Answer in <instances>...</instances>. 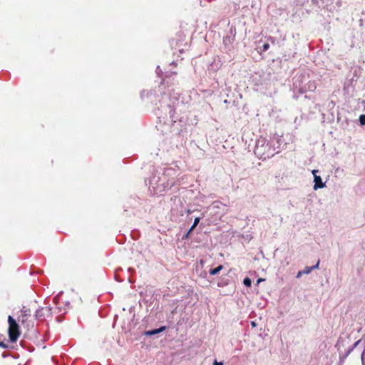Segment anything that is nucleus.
Listing matches in <instances>:
<instances>
[{"label": "nucleus", "instance_id": "1", "mask_svg": "<svg viewBox=\"0 0 365 365\" xmlns=\"http://www.w3.org/2000/svg\"><path fill=\"white\" fill-rule=\"evenodd\" d=\"M9 329L8 334L9 340L11 342H16L20 336L19 325L16 320L11 317H8Z\"/></svg>", "mask_w": 365, "mask_h": 365}, {"label": "nucleus", "instance_id": "2", "mask_svg": "<svg viewBox=\"0 0 365 365\" xmlns=\"http://www.w3.org/2000/svg\"><path fill=\"white\" fill-rule=\"evenodd\" d=\"M51 316V309L48 307H41L36 311L35 317L37 319H44Z\"/></svg>", "mask_w": 365, "mask_h": 365}, {"label": "nucleus", "instance_id": "3", "mask_svg": "<svg viewBox=\"0 0 365 365\" xmlns=\"http://www.w3.org/2000/svg\"><path fill=\"white\" fill-rule=\"evenodd\" d=\"M317 172V170L312 171V173L314 176V190H317L319 188H323L325 186L324 183L322 182L321 177L316 175Z\"/></svg>", "mask_w": 365, "mask_h": 365}, {"label": "nucleus", "instance_id": "4", "mask_svg": "<svg viewBox=\"0 0 365 365\" xmlns=\"http://www.w3.org/2000/svg\"><path fill=\"white\" fill-rule=\"evenodd\" d=\"M178 38L175 40L174 38L171 41V44L174 45L175 47L178 46V41H183L185 39V34L182 31H180L177 33Z\"/></svg>", "mask_w": 365, "mask_h": 365}, {"label": "nucleus", "instance_id": "5", "mask_svg": "<svg viewBox=\"0 0 365 365\" xmlns=\"http://www.w3.org/2000/svg\"><path fill=\"white\" fill-rule=\"evenodd\" d=\"M319 260H318V262L316 264V265H314V266H312V267H306L302 270L303 274H309L313 269H317L319 267Z\"/></svg>", "mask_w": 365, "mask_h": 365}, {"label": "nucleus", "instance_id": "6", "mask_svg": "<svg viewBox=\"0 0 365 365\" xmlns=\"http://www.w3.org/2000/svg\"><path fill=\"white\" fill-rule=\"evenodd\" d=\"M165 327H162L159 329H153V330H150V331H148L146 332V335H148V336H152V335H155V334H157L161 331H163V330L165 329Z\"/></svg>", "mask_w": 365, "mask_h": 365}, {"label": "nucleus", "instance_id": "7", "mask_svg": "<svg viewBox=\"0 0 365 365\" xmlns=\"http://www.w3.org/2000/svg\"><path fill=\"white\" fill-rule=\"evenodd\" d=\"M29 314L27 313L26 310L22 311V314L21 316V319H19V322H21L22 324H25L29 319Z\"/></svg>", "mask_w": 365, "mask_h": 365}, {"label": "nucleus", "instance_id": "8", "mask_svg": "<svg viewBox=\"0 0 365 365\" xmlns=\"http://www.w3.org/2000/svg\"><path fill=\"white\" fill-rule=\"evenodd\" d=\"M223 269L222 265H219L218 267L211 269L209 272L211 275H215L217 274L220 271H221Z\"/></svg>", "mask_w": 365, "mask_h": 365}, {"label": "nucleus", "instance_id": "9", "mask_svg": "<svg viewBox=\"0 0 365 365\" xmlns=\"http://www.w3.org/2000/svg\"><path fill=\"white\" fill-rule=\"evenodd\" d=\"M200 217H196L195 220H194V222H193V225H192V227L190 228V232H192L193 230L197 227V225L199 224L200 222Z\"/></svg>", "mask_w": 365, "mask_h": 365}, {"label": "nucleus", "instance_id": "10", "mask_svg": "<svg viewBox=\"0 0 365 365\" xmlns=\"http://www.w3.org/2000/svg\"><path fill=\"white\" fill-rule=\"evenodd\" d=\"M243 283L246 287H250L252 284V281L249 277H246L243 280Z\"/></svg>", "mask_w": 365, "mask_h": 365}, {"label": "nucleus", "instance_id": "11", "mask_svg": "<svg viewBox=\"0 0 365 365\" xmlns=\"http://www.w3.org/2000/svg\"><path fill=\"white\" fill-rule=\"evenodd\" d=\"M359 121L361 125H365V114L361 115L359 117Z\"/></svg>", "mask_w": 365, "mask_h": 365}, {"label": "nucleus", "instance_id": "12", "mask_svg": "<svg viewBox=\"0 0 365 365\" xmlns=\"http://www.w3.org/2000/svg\"><path fill=\"white\" fill-rule=\"evenodd\" d=\"M269 44L268 43H265L262 46V51H266L269 49Z\"/></svg>", "mask_w": 365, "mask_h": 365}, {"label": "nucleus", "instance_id": "13", "mask_svg": "<svg viewBox=\"0 0 365 365\" xmlns=\"http://www.w3.org/2000/svg\"><path fill=\"white\" fill-rule=\"evenodd\" d=\"M255 152V153L261 155V152L259 150V146L258 145H256Z\"/></svg>", "mask_w": 365, "mask_h": 365}, {"label": "nucleus", "instance_id": "14", "mask_svg": "<svg viewBox=\"0 0 365 365\" xmlns=\"http://www.w3.org/2000/svg\"><path fill=\"white\" fill-rule=\"evenodd\" d=\"M0 347H2L4 349H6L8 347V346L4 341H0Z\"/></svg>", "mask_w": 365, "mask_h": 365}, {"label": "nucleus", "instance_id": "15", "mask_svg": "<svg viewBox=\"0 0 365 365\" xmlns=\"http://www.w3.org/2000/svg\"><path fill=\"white\" fill-rule=\"evenodd\" d=\"M303 274L302 270L299 271L297 275V277H300Z\"/></svg>", "mask_w": 365, "mask_h": 365}, {"label": "nucleus", "instance_id": "16", "mask_svg": "<svg viewBox=\"0 0 365 365\" xmlns=\"http://www.w3.org/2000/svg\"><path fill=\"white\" fill-rule=\"evenodd\" d=\"M303 274L302 270L299 271L297 275V277H300Z\"/></svg>", "mask_w": 365, "mask_h": 365}, {"label": "nucleus", "instance_id": "17", "mask_svg": "<svg viewBox=\"0 0 365 365\" xmlns=\"http://www.w3.org/2000/svg\"><path fill=\"white\" fill-rule=\"evenodd\" d=\"M213 365H224V364L222 362H217V361H215Z\"/></svg>", "mask_w": 365, "mask_h": 365}, {"label": "nucleus", "instance_id": "18", "mask_svg": "<svg viewBox=\"0 0 365 365\" xmlns=\"http://www.w3.org/2000/svg\"><path fill=\"white\" fill-rule=\"evenodd\" d=\"M192 232H190V230H188V232L186 233V235H185L184 238H188L190 234Z\"/></svg>", "mask_w": 365, "mask_h": 365}, {"label": "nucleus", "instance_id": "19", "mask_svg": "<svg viewBox=\"0 0 365 365\" xmlns=\"http://www.w3.org/2000/svg\"><path fill=\"white\" fill-rule=\"evenodd\" d=\"M263 280H264V279H262V278H259V279H257V284H259V283H260L261 282H262Z\"/></svg>", "mask_w": 365, "mask_h": 365}, {"label": "nucleus", "instance_id": "20", "mask_svg": "<svg viewBox=\"0 0 365 365\" xmlns=\"http://www.w3.org/2000/svg\"><path fill=\"white\" fill-rule=\"evenodd\" d=\"M251 325H252V327H256V323H255V322H251Z\"/></svg>", "mask_w": 365, "mask_h": 365}, {"label": "nucleus", "instance_id": "21", "mask_svg": "<svg viewBox=\"0 0 365 365\" xmlns=\"http://www.w3.org/2000/svg\"><path fill=\"white\" fill-rule=\"evenodd\" d=\"M174 184H175V182H170V185H170V187H172V186H173V185H174Z\"/></svg>", "mask_w": 365, "mask_h": 365}, {"label": "nucleus", "instance_id": "22", "mask_svg": "<svg viewBox=\"0 0 365 365\" xmlns=\"http://www.w3.org/2000/svg\"><path fill=\"white\" fill-rule=\"evenodd\" d=\"M269 38L272 40V42H274V40L272 37H270Z\"/></svg>", "mask_w": 365, "mask_h": 365}]
</instances>
